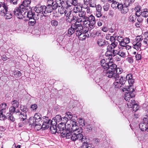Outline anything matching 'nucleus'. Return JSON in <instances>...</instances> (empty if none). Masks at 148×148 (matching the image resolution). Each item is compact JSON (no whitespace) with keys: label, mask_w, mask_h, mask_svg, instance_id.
I'll list each match as a JSON object with an SVG mask.
<instances>
[{"label":"nucleus","mask_w":148,"mask_h":148,"mask_svg":"<svg viewBox=\"0 0 148 148\" xmlns=\"http://www.w3.org/2000/svg\"><path fill=\"white\" fill-rule=\"evenodd\" d=\"M76 120L75 119L72 120L70 121V123H66L67 125H62V131L65 130L67 131L68 133H70L73 137L71 136L67 139H71L73 141H75L77 140H80L81 141L84 140V138L82 134V129L81 127H79L77 124Z\"/></svg>","instance_id":"f257e3e1"},{"label":"nucleus","mask_w":148,"mask_h":148,"mask_svg":"<svg viewBox=\"0 0 148 148\" xmlns=\"http://www.w3.org/2000/svg\"><path fill=\"white\" fill-rule=\"evenodd\" d=\"M53 123L52 124L51 126L50 127V131L51 133L53 134H55L56 133L58 134L60 133L61 136L63 137H66V138H69L70 137V136L73 137L71 136V133H68L67 131L65 130H64L62 131L61 130L62 128L61 126V124H58V127L57 128L56 125H53Z\"/></svg>","instance_id":"f03ea898"},{"label":"nucleus","mask_w":148,"mask_h":148,"mask_svg":"<svg viewBox=\"0 0 148 148\" xmlns=\"http://www.w3.org/2000/svg\"><path fill=\"white\" fill-rule=\"evenodd\" d=\"M63 4V2L61 0H56L53 1V0H48L47 2V5L46 6L48 10L47 11L52 12L53 10H55L58 7H60Z\"/></svg>","instance_id":"7ed1b4c3"},{"label":"nucleus","mask_w":148,"mask_h":148,"mask_svg":"<svg viewBox=\"0 0 148 148\" xmlns=\"http://www.w3.org/2000/svg\"><path fill=\"white\" fill-rule=\"evenodd\" d=\"M27 17L29 18L28 24L29 26H34L39 18L38 14H35L30 10L27 12Z\"/></svg>","instance_id":"20e7f679"},{"label":"nucleus","mask_w":148,"mask_h":148,"mask_svg":"<svg viewBox=\"0 0 148 148\" xmlns=\"http://www.w3.org/2000/svg\"><path fill=\"white\" fill-rule=\"evenodd\" d=\"M48 10L45 6L40 5H36L34 8V10L37 13V14H38V16L40 14L41 16H44L45 17L48 16L51 13L50 12H47Z\"/></svg>","instance_id":"39448f33"},{"label":"nucleus","mask_w":148,"mask_h":148,"mask_svg":"<svg viewBox=\"0 0 148 148\" xmlns=\"http://www.w3.org/2000/svg\"><path fill=\"white\" fill-rule=\"evenodd\" d=\"M41 114L39 113H35L34 116L31 117L29 119V123L30 125H31L32 126L36 127L38 125L39 126L40 123H37L39 122L42 120V118L41 117Z\"/></svg>","instance_id":"423d86ee"},{"label":"nucleus","mask_w":148,"mask_h":148,"mask_svg":"<svg viewBox=\"0 0 148 148\" xmlns=\"http://www.w3.org/2000/svg\"><path fill=\"white\" fill-rule=\"evenodd\" d=\"M103 74L104 75L109 78L116 79L119 78L120 77L119 75L116 73V71L108 69L107 70H104Z\"/></svg>","instance_id":"0eeeda50"},{"label":"nucleus","mask_w":148,"mask_h":148,"mask_svg":"<svg viewBox=\"0 0 148 148\" xmlns=\"http://www.w3.org/2000/svg\"><path fill=\"white\" fill-rule=\"evenodd\" d=\"M77 22H75L73 25L71 26L68 30V35L69 36H70L75 32V34L76 35L77 32H78L79 29L81 30V28L82 27L80 24H78Z\"/></svg>","instance_id":"6e6552de"},{"label":"nucleus","mask_w":148,"mask_h":148,"mask_svg":"<svg viewBox=\"0 0 148 148\" xmlns=\"http://www.w3.org/2000/svg\"><path fill=\"white\" fill-rule=\"evenodd\" d=\"M43 123L42 126L41 124H40L39 125L40 127L39 128H42L44 130L47 129L51 126L52 124L53 123V122L52 121V120H51L49 119V118L46 116H44L42 117Z\"/></svg>","instance_id":"1a4fd4ad"},{"label":"nucleus","mask_w":148,"mask_h":148,"mask_svg":"<svg viewBox=\"0 0 148 148\" xmlns=\"http://www.w3.org/2000/svg\"><path fill=\"white\" fill-rule=\"evenodd\" d=\"M76 22L78 23V24H80L81 27H82V29L83 30L85 29V27L86 28V29L88 30V31L89 28L91 29L93 28V27H91V26L90 23L88 20H82V18H79Z\"/></svg>","instance_id":"9d476101"},{"label":"nucleus","mask_w":148,"mask_h":148,"mask_svg":"<svg viewBox=\"0 0 148 148\" xmlns=\"http://www.w3.org/2000/svg\"><path fill=\"white\" fill-rule=\"evenodd\" d=\"M128 94H126L125 95L124 99L127 101V105L129 108H132V106L135 103V101L133 99L134 97V95H131Z\"/></svg>","instance_id":"9b49d317"},{"label":"nucleus","mask_w":148,"mask_h":148,"mask_svg":"<svg viewBox=\"0 0 148 148\" xmlns=\"http://www.w3.org/2000/svg\"><path fill=\"white\" fill-rule=\"evenodd\" d=\"M25 10H23L22 9H21L20 7L16 8L14 11V12L15 16L19 19H23L25 16V14L26 12H25Z\"/></svg>","instance_id":"f8f14e48"},{"label":"nucleus","mask_w":148,"mask_h":148,"mask_svg":"<svg viewBox=\"0 0 148 148\" xmlns=\"http://www.w3.org/2000/svg\"><path fill=\"white\" fill-rule=\"evenodd\" d=\"M88 32V30L86 29H85L84 30L82 29V27L81 28V30L79 29L78 32H77L76 36H79L80 40H83L85 39L86 37H87L86 34Z\"/></svg>","instance_id":"ddd939ff"},{"label":"nucleus","mask_w":148,"mask_h":148,"mask_svg":"<svg viewBox=\"0 0 148 148\" xmlns=\"http://www.w3.org/2000/svg\"><path fill=\"white\" fill-rule=\"evenodd\" d=\"M119 82L121 84L120 86V89L123 91L126 90L127 89V86L125 84L127 82V81L125 80V77H123V76H121Z\"/></svg>","instance_id":"4468645a"},{"label":"nucleus","mask_w":148,"mask_h":148,"mask_svg":"<svg viewBox=\"0 0 148 148\" xmlns=\"http://www.w3.org/2000/svg\"><path fill=\"white\" fill-rule=\"evenodd\" d=\"M17 118H19L21 119V121H22L23 123L25 124L27 123V114L25 113H20L19 111V114L18 115H17L16 116Z\"/></svg>","instance_id":"2eb2a0df"},{"label":"nucleus","mask_w":148,"mask_h":148,"mask_svg":"<svg viewBox=\"0 0 148 148\" xmlns=\"http://www.w3.org/2000/svg\"><path fill=\"white\" fill-rule=\"evenodd\" d=\"M31 3L30 0H25L19 6L21 9L23 10H27L29 7V5Z\"/></svg>","instance_id":"dca6fc26"},{"label":"nucleus","mask_w":148,"mask_h":148,"mask_svg":"<svg viewBox=\"0 0 148 148\" xmlns=\"http://www.w3.org/2000/svg\"><path fill=\"white\" fill-rule=\"evenodd\" d=\"M8 7L5 3L2 4V6L1 8L0 11V14L2 16H5V13L8 12Z\"/></svg>","instance_id":"f3484780"},{"label":"nucleus","mask_w":148,"mask_h":148,"mask_svg":"<svg viewBox=\"0 0 148 148\" xmlns=\"http://www.w3.org/2000/svg\"><path fill=\"white\" fill-rule=\"evenodd\" d=\"M118 43L117 42H113L110 45H108L106 47H107V49L108 51L111 52H112L113 49H115L116 47H117Z\"/></svg>","instance_id":"a211bd4d"},{"label":"nucleus","mask_w":148,"mask_h":148,"mask_svg":"<svg viewBox=\"0 0 148 148\" xmlns=\"http://www.w3.org/2000/svg\"><path fill=\"white\" fill-rule=\"evenodd\" d=\"M133 77L132 75L130 74H129L126 75V78L127 83H129V86H131L133 85L134 82V79L132 78Z\"/></svg>","instance_id":"6ab92c4d"},{"label":"nucleus","mask_w":148,"mask_h":148,"mask_svg":"<svg viewBox=\"0 0 148 148\" xmlns=\"http://www.w3.org/2000/svg\"><path fill=\"white\" fill-rule=\"evenodd\" d=\"M86 20H88L90 23L91 27H94L95 24V17L94 16L91 15L89 17L87 16V18H86Z\"/></svg>","instance_id":"aec40b11"},{"label":"nucleus","mask_w":148,"mask_h":148,"mask_svg":"<svg viewBox=\"0 0 148 148\" xmlns=\"http://www.w3.org/2000/svg\"><path fill=\"white\" fill-rule=\"evenodd\" d=\"M146 121H143L141 122L139 125V127L140 130L142 131H144L148 130V125H147L146 123L145 122Z\"/></svg>","instance_id":"412c9836"},{"label":"nucleus","mask_w":148,"mask_h":148,"mask_svg":"<svg viewBox=\"0 0 148 148\" xmlns=\"http://www.w3.org/2000/svg\"><path fill=\"white\" fill-rule=\"evenodd\" d=\"M78 19H79V17L74 16L73 15V14L71 15V16L69 17L66 18V21L70 23L72 22V21L75 22L76 21L77 22Z\"/></svg>","instance_id":"4be33fe9"},{"label":"nucleus","mask_w":148,"mask_h":148,"mask_svg":"<svg viewBox=\"0 0 148 148\" xmlns=\"http://www.w3.org/2000/svg\"><path fill=\"white\" fill-rule=\"evenodd\" d=\"M16 108L13 106L10 107L9 108V113L12 114H14L15 116H16L17 115H18L19 114V111L18 110H16Z\"/></svg>","instance_id":"5701e85b"},{"label":"nucleus","mask_w":148,"mask_h":148,"mask_svg":"<svg viewBox=\"0 0 148 148\" xmlns=\"http://www.w3.org/2000/svg\"><path fill=\"white\" fill-rule=\"evenodd\" d=\"M62 117L59 115H57L56 117L52 119L53 125H57L58 123H60L62 121Z\"/></svg>","instance_id":"b1692460"},{"label":"nucleus","mask_w":148,"mask_h":148,"mask_svg":"<svg viewBox=\"0 0 148 148\" xmlns=\"http://www.w3.org/2000/svg\"><path fill=\"white\" fill-rule=\"evenodd\" d=\"M69 8L68 6H67V5L66 7H64L63 5H62V7L59 8L58 9V12L60 14H64L65 15V13L67 12V10H68Z\"/></svg>","instance_id":"393cba45"},{"label":"nucleus","mask_w":148,"mask_h":148,"mask_svg":"<svg viewBox=\"0 0 148 148\" xmlns=\"http://www.w3.org/2000/svg\"><path fill=\"white\" fill-rule=\"evenodd\" d=\"M77 1L76 0H70L69 1H67L66 5L69 8L71 6L73 5L76 6L77 5Z\"/></svg>","instance_id":"a878e982"},{"label":"nucleus","mask_w":148,"mask_h":148,"mask_svg":"<svg viewBox=\"0 0 148 148\" xmlns=\"http://www.w3.org/2000/svg\"><path fill=\"white\" fill-rule=\"evenodd\" d=\"M98 45L100 47H104L107 46L108 44H106L105 41L102 39H98L97 41Z\"/></svg>","instance_id":"bb28decb"},{"label":"nucleus","mask_w":148,"mask_h":148,"mask_svg":"<svg viewBox=\"0 0 148 148\" xmlns=\"http://www.w3.org/2000/svg\"><path fill=\"white\" fill-rule=\"evenodd\" d=\"M117 67V66L112 62H109L108 64V67L107 69L114 71H116V69Z\"/></svg>","instance_id":"cd10ccee"},{"label":"nucleus","mask_w":148,"mask_h":148,"mask_svg":"<svg viewBox=\"0 0 148 148\" xmlns=\"http://www.w3.org/2000/svg\"><path fill=\"white\" fill-rule=\"evenodd\" d=\"M133 44V47L137 50H139L141 46V42H136L133 41L132 42Z\"/></svg>","instance_id":"c85d7f7f"},{"label":"nucleus","mask_w":148,"mask_h":148,"mask_svg":"<svg viewBox=\"0 0 148 148\" xmlns=\"http://www.w3.org/2000/svg\"><path fill=\"white\" fill-rule=\"evenodd\" d=\"M125 91H127L128 92L125 94H130V95H134L133 92L135 91V89L132 86H129L128 87H127V88L126 90Z\"/></svg>","instance_id":"c756f323"},{"label":"nucleus","mask_w":148,"mask_h":148,"mask_svg":"<svg viewBox=\"0 0 148 148\" xmlns=\"http://www.w3.org/2000/svg\"><path fill=\"white\" fill-rule=\"evenodd\" d=\"M86 12L84 11H81L78 13V15L79 18H82V20L86 19L87 18V16H86Z\"/></svg>","instance_id":"7c9ffc66"},{"label":"nucleus","mask_w":148,"mask_h":148,"mask_svg":"<svg viewBox=\"0 0 148 148\" xmlns=\"http://www.w3.org/2000/svg\"><path fill=\"white\" fill-rule=\"evenodd\" d=\"M136 16L134 14H132L130 15L128 18L129 21L132 23L135 22L136 18Z\"/></svg>","instance_id":"2f4dec72"},{"label":"nucleus","mask_w":148,"mask_h":148,"mask_svg":"<svg viewBox=\"0 0 148 148\" xmlns=\"http://www.w3.org/2000/svg\"><path fill=\"white\" fill-rule=\"evenodd\" d=\"M140 15L141 16L144 18L148 17V11L147 9H144L141 11Z\"/></svg>","instance_id":"473e14b6"},{"label":"nucleus","mask_w":148,"mask_h":148,"mask_svg":"<svg viewBox=\"0 0 148 148\" xmlns=\"http://www.w3.org/2000/svg\"><path fill=\"white\" fill-rule=\"evenodd\" d=\"M68 120H69L68 119V118L65 116L62 118V121H61V122L59 124H61V126L62 127V125L63 124L64 125H66L68 121Z\"/></svg>","instance_id":"72a5a7b5"},{"label":"nucleus","mask_w":148,"mask_h":148,"mask_svg":"<svg viewBox=\"0 0 148 148\" xmlns=\"http://www.w3.org/2000/svg\"><path fill=\"white\" fill-rule=\"evenodd\" d=\"M82 8L79 5L75 6L73 8V12L75 13H79L82 11Z\"/></svg>","instance_id":"f704fd0d"},{"label":"nucleus","mask_w":148,"mask_h":148,"mask_svg":"<svg viewBox=\"0 0 148 148\" xmlns=\"http://www.w3.org/2000/svg\"><path fill=\"white\" fill-rule=\"evenodd\" d=\"M13 114L11 113H7V116L9 120H10L12 122H14L15 120V118L13 116Z\"/></svg>","instance_id":"c9c22d12"},{"label":"nucleus","mask_w":148,"mask_h":148,"mask_svg":"<svg viewBox=\"0 0 148 148\" xmlns=\"http://www.w3.org/2000/svg\"><path fill=\"white\" fill-rule=\"evenodd\" d=\"M11 103L13 107L17 108L18 107V102L16 100H13L11 102Z\"/></svg>","instance_id":"e433bc0d"},{"label":"nucleus","mask_w":148,"mask_h":148,"mask_svg":"<svg viewBox=\"0 0 148 148\" xmlns=\"http://www.w3.org/2000/svg\"><path fill=\"white\" fill-rule=\"evenodd\" d=\"M84 138V140L81 141L80 140H79V141L81 142H83L84 143L83 144V145L82 147H81V148H88L89 147H91L90 146V145H88L86 143H85V141L86 140V138L85 137H84V136H83Z\"/></svg>","instance_id":"4c0bfd02"},{"label":"nucleus","mask_w":148,"mask_h":148,"mask_svg":"<svg viewBox=\"0 0 148 148\" xmlns=\"http://www.w3.org/2000/svg\"><path fill=\"white\" fill-rule=\"evenodd\" d=\"M121 48H119V51L117 55L121 57L125 58L126 56L125 53L123 51L121 50Z\"/></svg>","instance_id":"58836bf2"},{"label":"nucleus","mask_w":148,"mask_h":148,"mask_svg":"<svg viewBox=\"0 0 148 148\" xmlns=\"http://www.w3.org/2000/svg\"><path fill=\"white\" fill-rule=\"evenodd\" d=\"M143 40L142 36L141 35L137 36L135 38V40L133 41H134L136 42H141L142 40Z\"/></svg>","instance_id":"ea45409f"},{"label":"nucleus","mask_w":148,"mask_h":148,"mask_svg":"<svg viewBox=\"0 0 148 148\" xmlns=\"http://www.w3.org/2000/svg\"><path fill=\"white\" fill-rule=\"evenodd\" d=\"M118 79H115V82L113 84V86H114L115 87V88H119V87L120 86V84H121L120 83V82H119L118 81Z\"/></svg>","instance_id":"a19ab883"},{"label":"nucleus","mask_w":148,"mask_h":148,"mask_svg":"<svg viewBox=\"0 0 148 148\" xmlns=\"http://www.w3.org/2000/svg\"><path fill=\"white\" fill-rule=\"evenodd\" d=\"M73 12L69 9L68 10H67V12L65 13V16H66V18L69 17L71 15H73Z\"/></svg>","instance_id":"79ce46f5"},{"label":"nucleus","mask_w":148,"mask_h":148,"mask_svg":"<svg viewBox=\"0 0 148 148\" xmlns=\"http://www.w3.org/2000/svg\"><path fill=\"white\" fill-rule=\"evenodd\" d=\"M148 117V109L145 110V114L143 116V120L144 121H146Z\"/></svg>","instance_id":"37998d69"},{"label":"nucleus","mask_w":148,"mask_h":148,"mask_svg":"<svg viewBox=\"0 0 148 148\" xmlns=\"http://www.w3.org/2000/svg\"><path fill=\"white\" fill-rule=\"evenodd\" d=\"M78 122L80 125L83 127L85 125V122L84 119H79Z\"/></svg>","instance_id":"c03bdc74"},{"label":"nucleus","mask_w":148,"mask_h":148,"mask_svg":"<svg viewBox=\"0 0 148 148\" xmlns=\"http://www.w3.org/2000/svg\"><path fill=\"white\" fill-rule=\"evenodd\" d=\"M0 107L1 108V109L0 110H1L3 112L4 111L6 108H7V104L5 103H3L1 104Z\"/></svg>","instance_id":"a18cd8bd"},{"label":"nucleus","mask_w":148,"mask_h":148,"mask_svg":"<svg viewBox=\"0 0 148 148\" xmlns=\"http://www.w3.org/2000/svg\"><path fill=\"white\" fill-rule=\"evenodd\" d=\"M112 3L111 7L114 9H116L117 7V5H118L119 3L115 1L112 2Z\"/></svg>","instance_id":"49530a36"},{"label":"nucleus","mask_w":148,"mask_h":148,"mask_svg":"<svg viewBox=\"0 0 148 148\" xmlns=\"http://www.w3.org/2000/svg\"><path fill=\"white\" fill-rule=\"evenodd\" d=\"M135 10L136 11L135 14L136 15H139L141 12V9L138 7H136L135 8Z\"/></svg>","instance_id":"de8ad7c7"},{"label":"nucleus","mask_w":148,"mask_h":148,"mask_svg":"<svg viewBox=\"0 0 148 148\" xmlns=\"http://www.w3.org/2000/svg\"><path fill=\"white\" fill-rule=\"evenodd\" d=\"M51 24L53 26L56 27L58 25V22L57 21L53 20L51 21Z\"/></svg>","instance_id":"09e8293b"},{"label":"nucleus","mask_w":148,"mask_h":148,"mask_svg":"<svg viewBox=\"0 0 148 148\" xmlns=\"http://www.w3.org/2000/svg\"><path fill=\"white\" fill-rule=\"evenodd\" d=\"M89 4L90 7L95 8L96 7V5L95 3V1L94 0H91Z\"/></svg>","instance_id":"8fccbe9b"},{"label":"nucleus","mask_w":148,"mask_h":148,"mask_svg":"<svg viewBox=\"0 0 148 148\" xmlns=\"http://www.w3.org/2000/svg\"><path fill=\"white\" fill-rule=\"evenodd\" d=\"M5 19H10L12 17V14L10 12L9 13L8 12L5 13Z\"/></svg>","instance_id":"3c124183"},{"label":"nucleus","mask_w":148,"mask_h":148,"mask_svg":"<svg viewBox=\"0 0 148 148\" xmlns=\"http://www.w3.org/2000/svg\"><path fill=\"white\" fill-rule=\"evenodd\" d=\"M127 7L124 6L122 10H121V13L124 14H126L129 11Z\"/></svg>","instance_id":"603ef678"},{"label":"nucleus","mask_w":148,"mask_h":148,"mask_svg":"<svg viewBox=\"0 0 148 148\" xmlns=\"http://www.w3.org/2000/svg\"><path fill=\"white\" fill-rule=\"evenodd\" d=\"M119 49H116V47L115 49H113L112 53L113 54L114 56L117 55L118 54L119 51L120 50L119 48Z\"/></svg>","instance_id":"864d4df0"},{"label":"nucleus","mask_w":148,"mask_h":148,"mask_svg":"<svg viewBox=\"0 0 148 148\" xmlns=\"http://www.w3.org/2000/svg\"><path fill=\"white\" fill-rule=\"evenodd\" d=\"M137 16V21L139 23H142L143 22V19L141 17V16L139 14V15H136Z\"/></svg>","instance_id":"5fc2aeb1"},{"label":"nucleus","mask_w":148,"mask_h":148,"mask_svg":"<svg viewBox=\"0 0 148 148\" xmlns=\"http://www.w3.org/2000/svg\"><path fill=\"white\" fill-rule=\"evenodd\" d=\"M132 4L129 0H125L124 2V6L126 7H128Z\"/></svg>","instance_id":"6e6d98bb"},{"label":"nucleus","mask_w":148,"mask_h":148,"mask_svg":"<svg viewBox=\"0 0 148 148\" xmlns=\"http://www.w3.org/2000/svg\"><path fill=\"white\" fill-rule=\"evenodd\" d=\"M20 109L23 112V113H26L28 111V110L26 107L21 105L20 107Z\"/></svg>","instance_id":"4d7b16f0"},{"label":"nucleus","mask_w":148,"mask_h":148,"mask_svg":"<svg viewBox=\"0 0 148 148\" xmlns=\"http://www.w3.org/2000/svg\"><path fill=\"white\" fill-rule=\"evenodd\" d=\"M14 75L16 76H20L21 75V73L19 71L16 70L13 73Z\"/></svg>","instance_id":"13d9d810"},{"label":"nucleus","mask_w":148,"mask_h":148,"mask_svg":"<svg viewBox=\"0 0 148 148\" xmlns=\"http://www.w3.org/2000/svg\"><path fill=\"white\" fill-rule=\"evenodd\" d=\"M132 108H133L132 109L133 111L136 112L138 110L139 108V106L137 104L135 103L132 106Z\"/></svg>","instance_id":"bf43d9fd"},{"label":"nucleus","mask_w":148,"mask_h":148,"mask_svg":"<svg viewBox=\"0 0 148 148\" xmlns=\"http://www.w3.org/2000/svg\"><path fill=\"white\" fill-rule=\"evenodd\" d=\"M38 108V106L37 104H34L31 105L30 108L31 110H36Z\"/></svg>","instance_id":"052dcab7"},{"label":"nucleus","mask_w":148,"mask_h":148,"mask_svg":"<svg viewBox=\"0 0 148 148\" xmlns=\"http://www.w3.org/2000/svg\"><path fill=\"white\" fill-rule=\"evenodd\" d=\"M3 112L1 110L0 111V120H3L5 119L6 116L3 114Z\"/></svg>","instance_id":"680f3d73"},{"label":"nucleus","mask_w":148,"mask_h":148,"mask_svg":"<svg viewBox=\"0 0 148 148\" xmlns=\"http://www.w3.org/2000/svg\"><path fill=\"white\" fill-rule=\"evenodd\" d=\"M100 18L99 19V21L102 22L103 23H104L105 21L107 18V16H106L105 15H102Z\"/></svg>","instance_id":"e2e57ef3"},{"label":"nucleus","mask_w":148,"mask_h":148,"mask_svg":"<svg viewBox=\"0 0 148 148\" xmlns=\"http://www.w3.org/2000/svg\"><path fill=\"white\" fill-rule=\"evenodd\" d=\"M103 9L104 11H107L109 9V5L108 3L105 4L103 6Z\"/></svg>","instance_id":"0e129e2a"},{"label":"nucleus","mask_w":148,"mask_h":148,"mask_svg":"<svg viewBox=\"0 0 148 148\" xmlns=\"http://www.w3.org/2000/svg\"><path fill=\"white\" fill-rule=\"evenodd\" d=\"M108 64L107 63H104L101 65L102 67L105 70H107L108 67Z\"/></svg>","instance_id":"69168bd1"},{"label":"nucleus","mask_w":148,"mask_h":148,"mask_svg":"<svg viewBox=\"0 0 148 148\" xmlns=\"http://www.w3.org/2000/svg\"><path fill=\"white\" fill-rule=\"evenodd\" d=\"M69 120H71L73 117L71 113L69 112H67L65 115Z\"/></svg>","instance_id":"338daca9"},{"label":"nucleus","mask_w":148,"mask_h":148,"mask_svg":"<svg viewBox=\"0 0 148 148\" xmlns=\"http://www.w3.org/2000/svg\"><path fill=\"white\" fill-rule=\"evenodd\" d=\"M142 56L140 54H139L138 53L136 54L135 56L136 59L137 60H140L141 59Z\"/></svg>","instance_id":"774afa93"}]
</instances>
